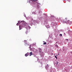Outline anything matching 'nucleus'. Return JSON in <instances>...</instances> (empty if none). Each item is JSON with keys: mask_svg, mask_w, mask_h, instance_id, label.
I'll use <instances>...</instances> for the list:
<instances>
[{"mask_svg": "<svg viewBox=\"0 0 72 72\" xmlns=\"http://www.w3.org/2000/svg\"><path fill=\"white\" fill-rule=\"evenodd\" d=\"M37 0H28V2L29 3H30V2H31L30 5L33 6L36 5V4H35L36 1H37Z\"/></svg>", "mask_w": 72, "mask_h": 72, "instance_id": "nucleus-1", "label": "nucleus"}, {"mask_svg": "<svg viewBox=\"0 0 72 72\" xmlns=\"http://www.w3.org/2000/svg\"><path fill=\"white\" fill-rule=\"evenodd\" d=\"M21 23H22V26L23 27H25L26 26L28 25V24L25 22V21H21Z\"/></svg>", "mask_w": 72, "mask_h": 72, "instance_id": "nucleus-2", "label": "nucleus"}, {"mask_svg": "<svg viewBox=\"0 0 72 72\" xmlns=\"http://www.w3.org/2000/svg\"><path fill=\"white\" fill-rule=\"evenodd\" d=\"M19 30H22V26L21 25H20L19 26Z\"/></svg>", "mask_w": 72, "mask_h": 72, "instance_id": "nucleus-3", "label": "nucleus"}, {"mask_svg": "<svg viewBox=\"0 0 72 72\" xmlns=\"http://www.w3.org/2000/svg\"><path fill=\"white\" fill-rule=\"evenodd\" d=\"M30 54V56H31V55H33V53H32V52H30L29 53V54Z\"/></svg>", "mask_w": 72, "mask_h": 72, "instance_id": "nucleus-4", "label": "nucleus"}, {"mask_svg": "<svg viewBox=\"0 0 72 72\" xmlns=\"http://www.w3.org/2000/svg\"><path fill=\"white\" fill-rule=\"evenodd\" d=\"M49 26V24H47L46 25V28H49V27H50Z\"/></svg>", "mask_w": 72, "mask_h": 72, "instance_id": "nucleus-5", "label": "nucleus"}, {"mask_svg": "<svg viewBox=\"0 0 72 72\" xmlns=\"http://www.w3.org/2000/svg\"><path fill=\"white\" fill-rule=\"evenodd\" d=\"M29 24H32V21H29Z\"/></svg>", "mask_w": 72, "mask_h": 72, "instance_id": "nucleus-6", "label": "nucleus"}, {"mask_svg": "<svg viewBox=\"0 0 72 72\" xmlns=\"http://www.w3.org/2000/svg\"><path fill=\"white\" fill-rule=\"evenodd\" d=\"M43 42L44 43L43 44V45H46V42H45V41H44Z\"/></svg>", "mask_w": 72, "mask_h": 72, "instance_id": "nucleus-7", "label": "nucleus"}, {"mask_svg": "<svg viewBox=\"0 0 72 72\" xmlns=\"http://www.w3.org/2000/svg\"><path fill=\"white\" fill-rule=\"evenodd\" d=\"M36 43H34L32 45L33 46H34V45H36Z\"/></svg>", "mask_w": 72, "mask_h": 72, "instance_id": "nucleus-8", "label": "nucleus"}, {"mask_svg": "<svg viewBox=\"0 0 72 72\" xmlns=\"http://www.w3.org/2000/svg\"><path fill=\"white\" fill-rule=\"evenodd\" d=\"M25 57H27V56H28V55L27 54V53H26L25 55Z\"/></svg>", "mask_w": 72, "mask_h": 72, "instance_id": "nucleus-9", "label": "nucleus"}, {"mask_svg": "<svg viewBox=\"0 0 72 72\" xmlns=\"http://www.w3.org/2000/svg\"><path fill=\"white\" fill-rule=\"evenodd\" d=\"M28 55H30V53L28 52L26 53Z\"/></svg>", "mask_w": 72, "mask_h": 72, "instance_id": "nucleus-10", "label": "nucleus"}, {"mask_svg": "<svg viewBox=\"0 0 72 72\" xmlns=\"http://www.w3.org/2000/svg\"><path fill=\"white\" fill-rule=\"evenodd\" d=\"M56 64H58V63H59V62L58 61H57L56 62Z\"/></svg>", "mask_w": 72, "mask_h": 72, "instance_id": "nucleus-11", "label": "nucleus"}, {"mask_svg": "<svg viewBox=\"0 0 72 72\" xmlns=\"http://www.w3.org/2000/svg\"><path fill=\"white\" fill-rule=\"evenodd\" d=\"M21 23V22H20V21H18V23H19V24H20V23Z\"/></svg>", "mask_w": 72, "mask_h": 72, "instance_id": "nucleus-12", "label": "nucleus"}, {"mask_svg": "<svg viewBox=\"0 0 72 72\" xmlns=\"http://www.w3.org/2000/svg\"><path fill=\"white\" fill-rule=\"evenodd\" d=\"M60 36H62V34H60Z\"/></svg>", "mask_w": 72, "mask_h": 72, "instance_id": "nucleus-13", "label": "nucleus"}, {"mask_svg": "<svg viewBox=\"0 0 72 72\" xmlns=\"http://www.w3.org/2000/svg\"><path fill=\"white\" fill-rule=\"evenodd\" d=\"M19 23H17V24H16L17 26H19Z\"/></svg>", "mask_w": 72, "mask_h": 72, "instance_id": "nucleus-14", "label": "nucleus"}, {"mask_svg": "<svg viewBox=\"0 0 72 72\" xmlns=\"http://www.w3.org/2000/svg\"><path fill=\"white\" fill-rule=\"evenodd\" d=\"M55 58L56 59H57V56H55Z\"/></svg>", "mask_w": 72, "mask_h": 72, "instance_id": "nucleus-15", "label": "nucleus"}, {"mask_svg": "<svg viewBox=\"0 0 72 72\" xmlns=\"http://www.w3.org/2000/svg\"><path fill=\"white\" fill-rule=\"evenodd\" d=\"M31 45H30V46L29 48H31Z\"/></svg>", "mask_w": 72, "mask_h": 72, "instance_id": "nucleus-16", "label": "nucleus"}, {"mask_svg": "<svg viewBox=\"0 0 72 72\" xmlns=\"http://www.w3.org/2000/svg\"><path fill=\"white\" fill-rule=\"evenodd\" d=\"M35 13L34 12H32V14H35Z\"/></svg>", "mask_w": 72, "mask_h": 72, "instance_id": "nucleus-17", "label": "nucleus"}, {"mask_svg": "<svg viewBox=\"0 0 72 72\" xmlns=\"http://www.w3.org/2000/svg\"><path fill=\"white\" fill-rule=\"evenodd\" d=\"M66 40H68V39H66Z\"/></svg>", "mask_w": 72, "mask_h": 72, "instance_id": "nucleus-18", "label": "nucleus"}, {"mask_svg": "<svg viewBox=\"0 0 72 72\" xmlns=\"http://www.w3.org/2000/svg\"><path fill=\"white\" fill-rule=\"evenodd\" d=\"M67 18H66L65 19H66V20H67Z\"/></svg>", "mask_w": 72, "mask_h": 72, "instance_id": "nucleus-19", "label": "nucleus"}, {"mask_svg": "<svg viewBox=\"0 0 72 72\" xmlns=\"http://www.w3.org/2000/svg\"><path fill=\"white\" fill-rule=\"evenodd\" d=\"M66 23H68V22H66Z\"/></svg>", "mask_w": 72, "mask_h": 72, "instance_id": "nucleus-20", "label": "nucleus"}, {"mask_svg": "<svg viewBox=\"0 0 72 72\" xmlns=\"http://www.w3.org/2000/svg\"><path fill=\"white\" fill-rule=\"evenodd\" d=\"M68 22H69V20H68Z\"/></svg>", "mask_w": 72, "mask_h": 72, "instance_id": "nucleus-21", "label": "nucleus"}, {"mask_svg": "<svg viewBox=\"0 0 72 72\" xmlns=\"http://www.w3.org/2000/svg\"><path fill=\"white\" fill-rule=\"evenodd\" d=\"M58 55H59V53H58Z\"/></svg>", "mask_w": 72, "mask_h": 72, "instance_id": "nucleus-22", "label": "nucleus"}, {"mask_svg": "<svg viewBox=\"0 0 72 72\" xmlns=\"http://www.w3.org/2000/svg\"><path fill=\"white\" fill-rule=\"evenodd\" d=\"M56 46H57V47H58V46H57V45Z\"/></svg>", "mask_w": 72, "mask_h": 72, "instance_id": "nucleus-23", "label": "nucleus"}, {"mask_svg": "<svg viewBox=\"0 0 72 72\" xmlns=\"http://www.w3.org/2000/svg\"><path fill=\"white\" fill-rule=\"evenodd\" d=\"M47 66H48V64H47Z\"/></svg>", "mask_w": 72, "mask_h": 72, "instance_id": "nucleus-24", "label": "nucleus"}, {"mask_svg": "<svg viewBox=\"0 0 72 72\" xmlns=\"http://www.w3.org/2000/svg\"><path fill=\"white\" fill-rule=\"evenodd\" d=\"M37 7H38V6H37Z\"/></svg>", "mask_w": 72, "mask_h": 72, "instance_id": "nucleus-25", "label": "nucleus"}, {"mask_svg": "<svg viewBox=\"0 0 72 72\" xmlns=\"http://www.w3.org/2000/svg\"><path fill=\"white\" fill-rule=\"evenodd\" d=\"M25 46H26V44H25Z\"/></svg>", "mask_w": 72, "mask_h": 72, "instance_id": "nucleus-26", "label": "nucleus"}]
</instances>
